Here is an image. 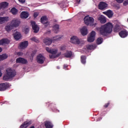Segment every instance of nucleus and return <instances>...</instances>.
Wrapping results in <instances>:
<instances>
[{
    "label": "nucleus",
    "mask_w": 128,
    "mask_h": 128,
    "mask_svg": "<svg viewBox=\"0 0 128 128\" xmlns=\"http://www.w3.org/2000/svg\"><path fill=\"white\" fill-rule=\"evenodd\" d=\"M114 24H112V23L108 22L102 26L100 28H96V30L102 36H106V34H110L112 32Z\"/></svg>",
    "instance_id": "obj_1"
},
{
    "label": "nucleus",
    "mask_w": 128,
    "mask_h": 128,
    "mask_svg": "<svg viewBox=\"0 0 128 128\" xmlns=\"http://www.w3.org/2000/svg\"><path fill=\"white\" fill-rule=\"evenodd\" d=\"M16 70L12 68H8L6 70L5 75L3 77V80H10V78L16 76Z\"/></svg>",
    "instance_id": "obj_2"
},
{
    "label": "nucleus",
    "mask_w": 128,
    "mask_h": 128,
    "mask_svg": "<svg viewBox=\"0 0 128 128\" xmlns=\"http://www.w3.org/2000/svg\"><path fill=\"white\" fill-rule=\"evenodd\" d=\"M46 50L48 52L51 54L49 55L50 58H58V56H60L61 54L60 52L58 53V50L56 48L50 49V48L46 47Z\"/></svg>",
    "instance_id": "obj_3"
},
{
    "label": "nucleus",
    "mask_w": 128,
    "mask_h": 128,
    "mask_svg": "<svg viewBox=\"0 0 128 128\" xmlns=\"http://www.w3.org/2000/svg\"><path fill=\"white\" fill-rule=\"evenodd\" d=\"M84 24L86 26H96L97 24L94 23V19L90 16H85L84 18Z\"/></svg>",
    "instance_id": "obj_4"
},
{
    "label": "nucleus",
    "mask_w": 128,
    "mask_h": 128,
    "mask_svg": "<svg viewBox=\"0 0 128 128\" xmlns=\"http://www.w3.org/2000/svg\"><path fill=\"white\" fill-rule=\"evenodd\" d=\"M70 42L74 44H78V46H80L82 41L77 36H73L70 38Z\"/></svg>",
    "instance_id": "obj_5"
},
{
    "label": "nucleus",
    "mask_w": 128,
    "mask_h": 128,
    "mask_svg": "<svg viewBox=\"0 0 128 128\" xmlns=\"http://www.w3.org/2000/svg\"><path fill=\"white\" fill-rule=\"evenodd\" d=\"M21 22L20 19L17 18H14L10 21L11 24H12L13 27L16 28H18L20 25Z\"/></svg>",
    "instance_id": "obj_6"
},
{
    "label": "nucleus",
    "mask_w": 128,
    "mask_h": 128,
    "mask_svg": "<svg viewBox=\"0 0 128 128\" xmlns=\"http://www.w3.org/2000/svg\"><path fill=\"white\" fill-rule=\"evenodd\" d=\"M79 32L83 36H87L88 34V27L86 26L79 28Z\"/></svg>",
    "instance_id": "obj_7"
},
{
    "label": "nucleus",
    "mask_w": 128,
    "mask_h": 128,
    "mask_svg": "<svg viewBox=\"0 0 128 128\" xmlns=\"http://www.w3.org/2000/svg\"><path fill=\"white\" fill-rule=\"evenodd\" d=\"M31 26H32V28L34 32L36 33L40 30V27L36 24L35 22L31 21Z\"/></svg>",
    "instance_id": "obj_8"
},
{
    "label": "nucleus",
    "mask_w": 128,
    "mask_h": 128,
    "mask_svg": "<svg viewBox=\"0 0 128 128\" xmlns=\"http://www.w3.org/2000/svg\"><path fill=\"white\" fill-rule=\"evenodd\" d=\"M13 36L16 40H19L22 38V34L18 31H16L13 34Z\"/></svg>",
    "instance_id": "obj_9"
},
{
    "label": "nucleus",
    "mask_w": 128,
    "mask_h": 128,
    "mask_svg": "<svg viewBox=\"0 0 128 128\" xmlns=\"http://www.w3.org/2000/svg\"><path fill=\"white\" fill-rule=\"evenodd\" d=\"M97 18L100 24H106V18L104 15H99Z\"/></svg>",
    "instance_id": "obj_10"
},
{
    "label": "nucleus",
    "mask_w": 128,
    "mask_h": 128,
    "mask_svg": "<svg viewBox=\"0 0 128 128\" xmlns=\"http://www.w3.org/2000/svg\"><path fill=\"white\" fill-rule=\"evenodd\" d=\"M40 22L42 24H44L46 26H48V24H50V22H48V18L46 16H43L41 18Z\"/></svg>",
    "instance_id": "obj_11"
},
{
    "label": "nucleus",
    "mask_w": 128,
    "mask_h": 128,
    "mask_svg": "<svg viewBox=\"0 0 128 128\" xmlns=\"http://www.w3.org/2000/svg\"><path fill=\"white\" fill-rule=\"evenodd\" d=\"M108 6V4L102 2H100L98 4V8L101 10H106V8Z\"/></svg>",
    "instance_id": "obj_12"
},
{
    "label": "nucleus",
    "mask_w": 128,
    "mask_h": 128,
    "mask_svg": "<svg viewBox=\"0 0 128 128\" xmlns=\"http://www.w3.org/2000/svg\"><path fill=\"white\" fill-rule=\"evenodd\" d=\"M30 16V14L28 12L23 11L20 14V18H22L23 20H26Z\"/></svg>",
    "instance_id": "obj_13"
},
{
    "label": "nucleus",
    "mask_w": 128,
    "mask_h": 128,
    "mask_svg": "<svg viewBox=\"0 0 128 128\" xmlns=\"http://www.w3.org/2000/svg\"><path fill=\"white\" fill-rule=\"evenodd\" d=\"M46 58H44V56L41 54L37 56L36 61L38 64H44V62Z\"/></svg>",
    "instance_id": "obj_14"
},
{
    "label": "nucleus",
    "mask_w": 128,
    "mask_h": 128,
    "mask_svg": "<svg viewBox=\"0 0 128 128\" xmlns=\"http://www.w3.org/2000/svg\"><path fill=\"white\" fill-rule=\"evenodd\" d=\"M28 46V41H24L21 43H20L19 46L20 48L22 50H24V48H26Z\"/></svg>",
    "instance_id": "obj_15"
},
{
    "label": "nucleus",
    "mask_w": 128,
    "mask_h": 128,
    "mask_svg": "<svg viewBox=\"0 0 128 128\" xmlns=\"http://www.w3.org/2000/svg\"><path fill=\"white\" fill-rule=\"evenodd\" d=\"M104 14L107 16L109 18H112L114 16V12L111 10H108L106 12H103Z\"/></svg>",
    "instance_id": "obj_16"
},
{
    "label": "nucleus",
    "mask_w": 128,
    "mask_h": 128,
    "mask_svg": "<svg viewBox=\"0 0 128 128\" xmlns=\"http://www.w3.org/2000/svg\"><path fill=\"white\" fill-rule=\"evenodd\" d=\"M10 40L8 38H4L0 40V46H6L10 42Z\"/></svg>",
    "instance_id": "obj_17"
},
{
    "label": "nucleus",
    "mask_w": 128,
    "mask_h": 128,
    "mask_svg": "<svg viewBox=\"0 0 128 128\" xmlns=\"http://www.w3.org/2000/svg\"><path fill=\"white\" fill-rule=\"evenodd\" d=\"M17 64H28V60L24 58H19L16 60Z\"/></svg>",
    "instance_id": "obj_18"
},
{
    "label": "nucleus",
    "mask_w": 128,
    "mask_h": 128,
    "mask_svg": "<svg viewBox=\"0 0 128 128\" xmlns=\"http://www.w3.org/2000/svg\"><path fill=\"white\" fill-rule=\"evenodd\" d=\"M10 20V18L8 16L0 17V24H4L6 22H8Z\"/></svg>",
    "instance_id": "obj_19"
},
{
    "label": "nucleus",
    "mask_w": 128,
    "mask_h": 128,
    "mask_svg": "<svg viewBox=\"0 0 128 128\" xmlns=\"http://www.w3.org/2000/svg\"><path fill=\"white\" fill-rule=\"evenodd\" d=\"M119 35L120 36V38H124L128 36V32L126 30H122L120 32H119Z\"/></svg>",
    "instance_id": "obj_20"
},
{
    "label": "nucleus",
    "mask_w": 128,
    "mask_h": 128,
    "mask_svg": "<svg viewBox=\"0 0 128 128\" xmlns=\"http://www.w3.org/2000/svg\"><path fill=\"white\" fill-rule=\"evenodd\" d=\"M43 42L46 46H50V44H52V40L50 38H45Z\"/></svg>",
    "instance_id": "obj_21"
},
{
    "label": "nucleus",
    "mask_w": 128,
    "mask_h": 128,
    "mask_svg": "<svg viewBox=\"0 0 128 128\" xmlns=\"http://www.w3.org/2000/svg\"><path fill=\"white\" fill-rule=\"evenodd\" d=\"M8 88V85L6 83H3L0 84V91L5 90L6 88Z\"/></svg>",
    "instance_id": "obj_22"
},
{
    "label": "nucleus",
    "mask_w": 128,
    "mask_h": 128,
    "mask_svg": "<svg viewBox=\"0 0 128 128\" xmlns=\"http://www.w3.org/2000/svg\"><path fill=\"white\" fill-rule=\"evenodd\" d=\"M14 28V26H12V23L10 22V24H8L6 25L5 27V30H6V32H10Z\"/></svg>",
    "instance_id": "obj_23"
},
{
    "label": "nucleus",
    "mask_w": 128,
    "mask_h": 128,
    "mask_svg": "<svg viewBox=\"0 0 128 128\" xmlns=\"http://www.w3.org/2000/svg\"><path fill=\"white\" fill-rule=\"evenodd\" d=\"M10 12L13 16H16L18 14V10L16 8H13L10 10Z\"/></svg>",
    "instance_id": "obj_24"
},
{
    "label": "nucleus",
    "mask_w": 128,
    "mask_h": 128,
    "mask_svg": "<svg viewBox=\"0 0 128 128\" xmlns=\"http://www.w3.org/2000/svg\"><path fill=\"white\" fill-rule=\"evenodd\" d=\"M62 38H64L63 35H58L52 38V40H62Z\"/></svg>",
    "instance_id": "obj_25"
},
{
    "label": "nucleus",
    "mask_w": 128,
    "mask_h": 128,
    "mask_svg": "<svg viewBox=\"0 0 128 128\" xmlns=\"http://www.w3.org/2000/svg\"><path fill=\"white\" fill-rule=\"evenodd\" d=\"M53 30L56 34L60 32V26L56 24L53 26Z\"/></svg>",
    "instance_id": "obj_26"
},
{
    "label": "nucleus",
    "mask_w": 128,
    "mask_h": 128,
    "mask_svg": "<svg viewBox=\"0 0 128 128\" xmlns=\"http://www.w3.org/2000/svg\"><path fill=\"white\" fill-rule=\"evenodd\" d=\"M8 6V3L3 2L0 4V10L2 8H6Z\"/></svg>",
    "instance_id": "obj_27"
},
{
    "label": "nucleus",
    "mask_w": 128,
    "mask_h": 128,
    "mask_svg": "<svg viewBox=\"0 0 128 128\" xmlns=\"http://www.w3.org/2000/svg\"><path fill=\"white\" fill-rule=\"evenodd\" d=\"M44 124L46 128H52V124L50 121L45 122Z\"/></svg>",
    "instance_id": "obj_28"
},
{
    "label": "nucleus",
    "mask_w": 128,
    "mask_h": 128,
    "mask_svg": "<svg viewBox=\"0 0 128 128\" xmlns=\"http://www.w3.org/2000/svg\"><path fill=\"white\" fill-rule=\"evenodd\" d=\"M30 122H24V124H22L20 128H28V126H30Z\"/></svg>",
    "instance_id": "obj_29"
},
{
    "label": "nucleus",
    "mask_w": 128,
    "mask_h": 128,
    "mask_svg": "<svg viewBox=\"0 0 128 128\" xmlns=\"http://www.w3.org/2000/svg\"><path fill=\"white\" fill-rule=\"evenodd\" d=\"M8 56L6 54H3L2 55H0V62L1 60H6V58H8Z\"/></svg>",
    "instance_id": "obj_30"
},
{
    "label": "nucleus",
    "mask_w": 128,
    "mask_h": 128,
    "mask_svg": "<svg viewBox=\"0 0 128 128\" xmlns=\"http://www.w3.org/2000/svg\"><path fill=\"white\" fill-rule=\"evenodd\" d=\"M96 38L92 37V36H90V35L88 36V42H94Z\"/></svg>",
    "instance_id": "obj_31"
},
{
    "label": "nucleus",
    "mask_w": 128,
    "mask_h": 128,
    "mask_svg": "<svg viewBox=\"0 0 128 128\" xmlns=\"http://www.w3.org/2000/svg\"><path fill=\"white\" fill-rule=\"evenodd\" d=\"M96 48V45L88 44V45L86 46L87 50H94V48Z\"/></svg>",
    "instance_id": "obj_32"
},
{
    "label": "nucleus",
    "mask_w": 128,
    "mask_h": 128,
    "mask_svg": "<svg viewBox=\"0 0 128 128\" xmlns=\"http://www.w3.org/2000/svg\"><path fill=\"white\" fill-rule=\"evenodd\" d=\"M102 42H104V40L102 38H98L96 40V44H102Z\"/></svg>",
    "instance_id": "obj_33"
},
{
    "label": "nucleus",
    "mask_w": 128,
    "mask_h": 128,
    "mask_svg": "<svg viewBox=\"0 0 128 128\" xmlns=\"http://www.w3.org/2000/svg\"><path fill=\"white\" fill-rule=\"evenodd\" d=\"M72 52H70V51L67 52H66V54H64V56H66V58H70V56H72Z\"/></svg>",
    "instance_id": "obj_34"
},
{
    "label": "nucleus",
    "mask_w": 128,
    "mask_h": 128,
    "mask_svg": "<svg viewBox=\"0 0 128 128\" xmlns=\"http://www.w3.org/2000/svg\"><path fill=\"white\" fill-rule=\"evenodd\" d=\"M22 32L24 34H28V32H30V28L28 27H24L22 28Z\"/></svg>",
    "instance_id": "obj_35"
},
{
    "label": "nucleus",
    "mask_w": 128,
    "mask_h": 128,
    "mask_svg": "<svg viewBox=\"0 0 128 128\" xmlns=\"http://www.w3.org/2000/svg\"><path fill=\"white\" fill-rule=\"evenodd\" d=\"M96 33L94 30H92L88 36H92V38H96Z\"/></svg>",
    "instance_id": "obj_36"
},
{
    "label": "nucleus",
    "mask_w": 128,
    "mask_h": 128,
    "mask_svg": "<svg viewBox=\"0 0 128 128\" xmlns=\"http://www.w3.org/2000/svg\"><path fill=\"white\" fill-rule=\"evenodd\" d=\"M86 56H81V62H82L83 64H86Z\"/></svg>",
    "instance_id": "obj_37"
},
{
    "label": "nucleus",
    "mask_w": 128,
    "mask_h": 128,
    "mask_svg": "<svg viewBox=\"0 0 128 128\" xmlns=\"http://www.w3.org/2000/svg\"><path fill=\"white\" fill-rule=\"evenodd\" d=\"M30 40H32V42H38L39 40L36 37H32L30 38Z\"/></svg>",
    "instance_id": "obj_38"
},
{
    "label": "nucleus",
    "mask_w": 128,
    "mask_h": 128,
    "mask_svg": "<svg viewBox=\"0 0 128 128\" xmlns=\"http://www.w3.org/2000/svg\"><path fill=\"white\" fill-rule=\"evenodd\" d=\"M39 14L40 13L38 12H34V18H37V16H38Z\"/></svg>",
    "instance_id": "obj_39"
},
{
    "label": "nucleus",
    "mask_w": 128,
    "mask_h": 128,
    "mask_svg": "<svg viewBox=\"0 0 128 128\" xmlns=\"http://www.w3.org/2000/svg\"><path fill=\"white\" fill-rule=\"evenodd\" d=\"M60 50H66V46L64 45H62L60 46Z\"/></svg>",
    "instance_id": "obj_40"
},
{
    "label": "nucleus",
    "mask_w": 128,
    "mask_h": 128,
    "mask_svg": "<svg viewBox=\"0 0 128 128\" xmlns=\"http://www.w3.org/2000/svg\"><path fill=\"white\" fill-rule=\"evenodd\" d=\"M124 6H128V0H126L123 3Z\"/></svg>",
    "instance_id": "obj_41"
},
{
    "label": "nucleus",
    "mask_w": 128,
    "mask_h": 128,
    "mask_svg": "<svg viewBox=\"0 0 128 128\" xmlns=\"http://www.w3.org/2000/svg\"><path fill=\"white\" fill-rule=\"evenodd\" d=\"M17 56H22V52H18L15 53Z\"/></svg>",
    "instance_id": "obj_42"
},
{
    "label": "nucleus",
    "mask_w": 128,
    "mask_h": 128,
    "mask_svg": "<svg viewBox=\"0 0 128 128\" xmlns=\"http://www.w3.org/2000/svg\"><path fill=\"white\" fill-rule=\"evenodd\" d=\"M19 2H20L21 4H24L26 2V0H18Z\"/></svg>",
    "instance_id": "obj_43"
},
{
    "label": "nucleus",
    "mask_w": 128,
    "mask_h": 128,
    "mask_svg": "<svg viewBox=\"0 0 128 128\" xmlns=\"http://www.w3.org/2000/svg\"><path fill=\"white\" fill-rule=\"evenodd\" d=\"M124 0H116L117 2H118V4H122V2H124Z\"/></svg>",
    "instance_id": "obj_44"
},
{
    "label": "nucleus",
    "mask_w": 128,
    "mask_h": 128,
    "mask_svg": "<svg viewBox=\"0 0 128 128\" xmlns=\"http://www.w3.org/2000/svg\"><path fill=\"white\" fill-rule=\"evenodd\" d=\"M68 68V65L64 64V68Z\"/></svg>",
    "instance_id": "obj_45"
},
{
    "label": "nucleus",
    "mask_w": 128,
    "mask_h": 128,
    "mask_svg": "<svg viewBox=\"0 0 128 128\" xmlns=\"http://www.w3.org/2000/svg\"><path fill=\"white\" fill-rule=\"evenodd\" d=\"M24 10H30V8H26Z\"/></svg>",
    "instance_id": "obj_46"
},
{
    "label": "nucleus",
    "mask_w": 128,
    "mask_h": 128,
    "mask_svg": "<svg viewBox=\"0 0 128 128\" xmlns=\"http://www.w3.org/2000/svg\"><path fill=\"white\" fill-rule=\"evenodd\" d=\"M108 104H106L104 105V107H105V108H108Z\"/></svg>",
    "instance_id": "obj_47"
},
{
    "label": "nucleus",
    "mask_w": 128,
    "mask_h": 128,
    "mask_svg": "<svg viewBox=\"0 0 128 128\" xmlns=\"http://www.w3.org/2000/svg\"><path fill=\"white\" fill-rule=\"evenodd\" d=\"M2 76V72L0 70V78Z\"/></svg>",
    "instance_id": "obj_48"
},
{
    "label": "nucleus",
    "mask_w": 128,
    "mask_h": 128,
    "mask_svg": "<svg viewBox=\"0 0 128 128\" xmlns=\"http://www.w3.org/2000/svg\"><path fill=\"white\" fill-rule=\"evenodd\" d=\"M2 48H0V52H2Z\"/></svg>",
    "instance_id": "obj_49"
},
{
    "label": "nucleus",
    "mask_w": 128,
    "mask_h": 128,
    "mask_svg": "<svg viewBox=\"0 0 128 128\" xmlns=\"http://www.w3.org/2000/svg\"><path fill=\"white\" fill-rule=\"evenodd\" d=\"M82 14V12H79V14Z\"/></svg>",
    "instance_id": "obj_50"
},
{
    "label": "nucleus",
    "mask_w": 128,
    "mask_h": 128,
    "mask_svg": "<svg viewBox=\"0 0 128 128\" xmlns=\"http://www.w3.org/2000/svg\"><path fill=\"white\" fill-rule=\"evenodd\" d=\"M57 68H60V66H57Z\"/></svg>",
    "instance_id": "obj_51"
},
{
    "label": "nucleus",
    "mask_w": 128,
    "mask_h": 128,
    "mask_svg": "<svg viewBox=\"0 0 128 128\" xmlns=\"http://www.w3.org/2000/svg\"><path fill=\"white\" fill-rule=\"evenodd\" d=\"M83 50H84V49H83Z\"/></svg>",
    "instance_id": "obj_52"
}]
</instances>
